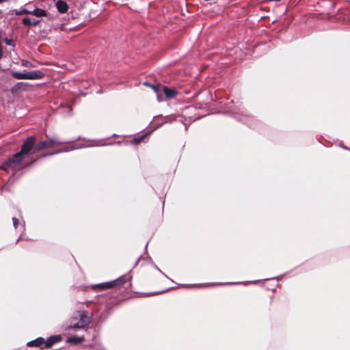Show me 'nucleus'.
<instances>
[{"mask_svg":"<svg viewBox=\"0 0 350 350\" xmlns=\"http://www.w3.org/2000/svg\"><path fill=\"white\" fill-rule=\"evenodd\" d=\"M24 157L21 155V153H16L12 157L2 163L0 166V169L5 170L7 172L16 171L23 167V160Z\"/></svg>","mask_w":350,"mask_h":350,"instance_id":"obj_1","label":"nucleus"},{"mask_svg":"<svg viewBox=\"0 0 350 350\" xmlns=\"http://www.w3.org/2000/svg\"><path fill=\"white\" fill-rule=\"evenodd\" d=\"M40 70H33L27 72H13L12 76L17 79H39L43 77Z\"/></svg>","mask_w":350,"mask_h":350,"instance_id":"obj_2","label":"nucleus"},{"mask_svg":"<svg viewBox=\"0 0 350 350\" xmlns=\"http://www.w3.org/2000/svg\"><path fill=\"white\" fill-rule=\"evenodd\" d=\"M144 84L154 89L157 94H159L160 92H163L165 94V96L169 99L174 98L177 95V92L174 89L169 88L165 86H161L160 85H151L146 82L144 83ZM158 98L159 100H161L159 98V95H158Z\"/></svg>","mask_w":350,"mask_h":350,"instance_id":"obj_3","label":"nucleus"},{"mask_svg":"<svg viewBox=\"0 0 350 350\" xmlns=\"http://www.w3.org/2000/svg\"><path fill=\"white\" fill-rule=\"evenodd\" d=\"M34 142L35 137L33 136L29 137L23 143L21 150L18 153H21L23 157L29 154L30 151L33 150Z\"/></svg>","mask_w":350,"mask_h":350,"instance_id":"obj_4","label":"nucleus"},{"mask_svg":"<svg viewBox=\"0 0 350 350\" xmlns=\"http://www.w3.org/2000/svg\"><path fill=\"white\" fill-rule=\"evenodd\" d=\"M128 280L126 276L120 277L118 279L110 282H105L97 285L96 286L100 289H107L112 288L115 286L122 285Z\"/></svg>","mask_w":350,"mask_h":350,"instance_id":"obj_5","label":"nucleus"},{"mask_svg":"<svg viewBox=\"0 0 350 350\" xmlns=\"http://www.w3.org/2000/svg\"><path fill=\"white\" fill-rule=\"evenodd\" d=\"M59 145H61V143L55 139H48L38 144L34 148V151H39L49 148L59 146Z\"/></svg>","mask_w":350,"mask_h":350,"instance_id":"obj_6","label":"nucleus"},{"mask_svg":"<svg viewBox=\"0 0 350 350\" xmlns=\"http://www.w3.org/2000/svg\"><path fill=\"white\" fill-rule=\"evenodd\" d=\"M90 321L87 315V313L85 312H83L80 314V321L77 324L71 325L69 327L82 328V327H84L88 323H90Z\"/></svg>","mask_w":350,"mask_h":350,"instance_id":"obj_7","label":"nucleus"},{"mask_svg":"<svg viewBox=\"0 0 350 350\" xmlns=\"http://www.w3.org/2000/svg\"><path fill=\"white\" fill-rule=\"evenodd\" d=\"M56 7L58 10V11L61 13H65L68 10V5L66 3L62 1H59L56 3Z\"/></svg>","mask_w":350,"mask_h":350,"instance_id":"obj_8","label":"nucleus"},{"mask_svg":"<svg viewBox=\"0 0 350 350\" xmlns=\"http://www.w3.org/2000/svg\"><path fill=\"white\" fill-rule=\"evenodd\" d=\"M40 23V20H35L33 21H31L29 18H24L23 19V24L25 26L30 27V26H37Z\"/></svg>","mask_w":350,"mask_h":350,"instance_id":"obj_9","label":"nucleus"},{"mask_svg":"<svg viewBox=\"0 0 350 350\" xmlns=\"http://www.w3.org/2000/svg\"><path fill=\"white\" fill-rule=\"evenodd\" d=\"M29 14H32L38 17L44 16L46 15V11L40 8H36L32 11L29 10Z\"/></svg>","mask_w":350,"mask_h":350,"instance_id":"obj_10","label":"nucleus"},{"mask_svg":"<svg viewBox=\"0 0 350 350\" xmlns=\"http://www.w3.org/2000/svg\"><path fill=\"white\" fill-rule=\"evenodd\" d=\"M44 340L42 338H38L34 340L30 341L27 343L29 347H39L44 344Z\"/></svg>","mask_w":350,"mask_h":350,"instance_id":"obj_11","label":"nucleus"},{"mask_svg":"<svg viewBox=\"0 0 350 350\" xmlns=\"http://www.w3.org/2000/svg\"><path fill=\"white\" fill-rule=\"evenodd\" d=\"M85 338L83 336H81V337H70V338H68L67 339V342H70V343H73V344H79L83 341H84Z\"/></svg>","mask_w":350,"mask_h":350,"instance_id":"obj_12","label":"nucleus"},{"mask_svg":"<svg viewBox=\"0 0 350 350\" xmlns=\"http://www.w3.org/2000/svg\"><path fill=\"white\" fill-rule=\"evenodd\" d=\"M59 339H60V337H59V336H57L51 337V338H50L48 340V341L46 342V346L47 347H51L53 343H55V342H56L59 341Z\"/></svg>","mask_w":350,"mask_h":350,"instance_id":"obj_13","label":"nucleus"},{"mask_svg":"<svg viewBox=\"0 0 350 350\" xmlns=\"http://www.w3.org/2000/svg\"><path fill=\"white\" fill-rule=\"evenodd\" d=\"M16 15H23V14H29V10L25 8H21L20 10H14Z\"/></svg>","mask_w":350,"mask_h":350,"instance_id":"obj_14","label":"nucleus"},{"mask_svg":"<svg viewBox=\"0 0 350 350\" xmlns=\"http://www.w3.org/2000/svg\"><path fill=\"white\" fill-rule=\"evenodd\" d=\"M73 149H74L73 148H70V147H68V146H66L64 148L59 149V150H57L54 152L49 154V155H52V154H57V153L62 152H68V151H69L70 150H73Z\"/></svg>","mask_w":350,"mask_h":350,"instance_id":"obj_15","label":"nucleus"},{"mask_svg":"<svg viewBox=\"0 0 350 350\" xmlns=\"http://www.w3.org/2000/svg\"><path fill=\"white\" fill-rule=\"evenodd\" d=\"M146 135H142L141 137H137V138H135L133 139V142L136 144H139L140 142H143L146 138Z\"/></svg>","mask_w":350,"mask_h":350,"instance_id":"obj_16","label":"nucleus"},{"mask_svg":"<svg viewBox=\"0 0 350 350\" xmlns=\"http://www.w3.org/2000/svg\"><path fill=\"white\" fill-rule=\"evenodd\" d=\"M12 221H13V225H14V228H16L18 226V219L16 217H13Z\"/></svg>","mask_w":350,"mask_h":350,"instance_id":"obj_17","label":"nucleus"},{"mask_svg":"<svg viewBox=\"0 0 350 350\" xmlns=\"http://www.w3.org/2000/svg\"><path fill=\"white\" fill-rule=\"evenodd\" d=\"M8 0H0V3H3V2H5L7 1Z\"/></svg>","mask_w":350,"mask_h":350,"instance_id":"obj_18","label":"nucleus"}]
</instances>
